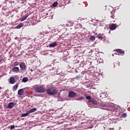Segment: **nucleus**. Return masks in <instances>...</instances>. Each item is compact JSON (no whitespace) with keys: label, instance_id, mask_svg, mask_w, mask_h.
I'll return each instance as SVG.
<instances>
[{"label":"nucleus","instance_id":"20e7f679","mask_svg":"<svg viewBox=\"0 0 130 130\" xmlns=\"http://www.w3.org/2000/svg\"><path fill=\"white\" fill-rule=\"evenodd\" d=\"M68 96L70 97V98H74L75 97H77V93L74 91H70L69 92Z\"/></svg>","mask_w":130,"mask_h":130},{"label":"nucleus","instance_id":"f3484780","mask_svg":"<svg viewBox=\"0 0 130 130\" xmlns=\"http://www.w3.org/2000/svg\"><path fill=\"white\" fill-rule=\"evenodd\" d=\"M29 114V113L28 111H26V113L25 114H22L21 115V117H25V116H28V115Z\"/></svg>","mask_w":130,"mask_h":130},{"label":"nucleus","instance_id":"6e6552de","mask_svg":"<svg viewBox=\"0 0 130 130\" xmlns=\"http://www.w3.org/2000/svg\"><path fill=\"white\" fill-rule=\"evenodd\" d=\"M19 67L21 69V71H23V70H24V69L26 68V64H25V63L24 62H21L20 64H19Z\"/></svg>","mask_w":130,"mask_h":130},{"label":"nucleus","instance_id":"bb28decb","mask_svg":"<svg viewBox=\"0 0 130 130\" xmlns=\"http://www.w3.org/2000/svg\"><path fill=\"white\" fill-rule=\"evenodd\" d=\"M3 60H4V58H0V62H2V61H3Z\"/></svg>","mask_w":130,"mask_h":130},{"label":"nucleus","instance_id":"c756f323","mask_svg":"<svg viewBox=\"0 0 130 130\" xmlns=\"http://www.w3.org/2000/svg\"><path fill=\"white\" fill-rule=\"evenodd\" d=\"M1 89H2V87H0V90H1Z\"/></svg>","mask_w":130,"mask_h":130},{"label":"nucleus","instance_id":"4be33fe9","mask_svg":"<svg viewBox=\"0 0 130 130\" xmlns=\"http://www.w3.org/2000/svg\"><path fill=\"white\" fill-rule=\"evenodd\" d=\"M12 66V67H16L17 66H19V62L16 61Z\"/></svg>","mask_w":130,"mask_h":130},{"label":"nucleus","instance_id":"f03ea898","mask_svg":"<svg viewBox=\"0 0 130 130\" xmlns=\"http://www.w3.org/2000/svg\"><path fill=\"white\" fill-rule=\"evenodd\" d=\"M35 89L37 93H44V92H46V88L42 86L35 87Z\"/></svg>","mask_w":130,"mask_h":130},{"label":"nucleus","instance_id":"9d476101","mask_svg":"<svg viewBox=\"0 0 130 130\" xmlns=\"http://www.w3.org/2000/svg\"><path fill=\"white\" fill-rule=\"evenodd\" d=\"M24 93H25V91H24V89H20L18 91V94L20 96H22V95H23Z\"/></svg>","mask_w":130,"mask_h":130},{"label":"nucleus","instance_id":"2eb2a0df","mask_svg":"<svg viewBox=\"0 0 130 130\" xmlns=\"http://www.w3.org/2000/svg\"><path fill=\"white\" fill-rule=\"evenodd\" d=\"M22 27H24V24L20 23L17 26H16V29H21Z\"/></svg>","mask_w":130,"mask_h":130},{"label":"nucleus","instance_id":"423d86ee","mask_svg":"<svg viewBox=\"0 0 130 130\" xmlns=\"http://www.w3.org/2000/svg\"><path fill=\"white\" fill-rule=\"evenodd\" d=\"M16 104H17L16 103H14L13 102L12 103H9L8 105H7V108L9 109H12V108H13V107H14V106H15L16 105Z\"/></svg>","mask_w":130,"mask_h":130},{"label":"nucleus","instance_id":"1a4fd4ad","mask_svg":"<svg viewBox=\"0 0 130 130\" xmlns=\"http://www.w3.org/2000/svg\"><path fill=\"white\" fill-rule=\"evenodd\" d=\"M116 51L118 53H120V54H124V51H123L122 49H116Z\"/></svg>","mask_w":130,"mask_h":130},{"label":"nucleus","instance_id":"a211bd4d","mask_svg":"<svg viewBox=\"0 0 130 130\" xmlns=\"http://www.w3.org/2000/svg\"><path fill=\"white\" fill-rule=\"evenodd\" d=\"M95 39H96V37L94 36H91L89 38V40H91V41H94Z\"/></svg>","mask_w":130,"mask_h":130},{"label":"nucleus","instance_id":"aec40b11","mask_svg":"<svg viewBox=\"0 0 130 130\" xmlns=\"http://www.w3.org/2000/svg\"><path fill=\"white\" fill-rule=\"evenodd\" d=\"M57 2H55L53 3L52 4V6L54 7V8H55V7H57Z\"/></svg>","mask_w":130,"mask_h":130},{"label":"nucleus","instance_id":"f8f14e48","mask_svg":"<svg viewBox=\"0 0 130 130\" xmlns=\"http://www.w3.org/2000/svg\"><path fill=\"white\" fill-rule=\"evenodd\" d=\"M13 71L14 73H19L20 69H19V67H14L13 68Z\"/></svg>","mask_w":130,"mask_h":130},{"label":"nucleus","instance_id":"5701e85b","mask_svg":"<svg viewBox=\"0 0 130 130\" xmlns=\"http://www.w3.org/2000/svg\"><path fill=\"white\" fill-rule=\"evenodd\" d=\"M27 18H28V16L24 17L23 18H22L21 19V22H23V21H25V20H26V19H27Z\"/></svg>","mask_w":130,"mask_h":130},{"label":"nucleus","instance_id":"a878e982","mask_svg":"<svg viewBox=\"0 0 130 130\" xmlns=\"http://www.w3.org/2000/svg\"><path fill=\"white\" fill-rule=\"evenodd\" d=\"M84 99V97L83 96H80L77 100H79L81 101V100H83Z\"/></svg>","mask_w":130,"mask_h":130},{"label":"nucleus","instance_id":"7c9ffc66","mask_svg":"<svg viewBox=\"0 0 130 130\" xmlns=\"http://www.w3.org/2000/svg\"><path fill=\"white\" fill-rule=\"evenodd\" d=\"M113 22H115V21H113Z\"/></svg>","mask_w":130,"mask_h":130},{"label":"nucleus","instance_id":"c85d7f7f","mask_svg":"<svg viewBox=\"0 0 130 130\" xmlns=\"http://www.w3.org/2000/svg\"><path fill=\"white\" fill-rule=\"evenodd\" d=\"M104 107H106V105H104Z\"/></svg>","mask_w":130,"mask_h":130},{"label":"nucleus","instance_id":"f257e3e1","mask_svg":"<svg viewBox=\"0 0 130 130\" xmlns=\"http://www.w3.org/2000/svg\"><path fill=\"white\" fill-rule=\"evenodd\" d=\"M46 93L48 95H51V96H54L57 94V88L55 87H50V88L46 89Z\"/></svg>","mask_w":130,"mask_h":130},{"label":"nucleus","instance_id":"ddd939ff","mask_svg":"<svg viewBox=\"0 0 130 130\" xmlns=\"http://www.w3.org/2000/svg\"><path fill=\"white\" fill-rule=\"evenodd\" d=\"M37 110V108H31L30 109L29 111H28V113H32L33 112H35V111H36Z\"/></svg>","mask_w":130,"mask_h":130},{"label":"nucleus","instance_id":"393cba45","mask_svg":"<svg viewBox=\"0 0 130 130\" xmlns=\"http://www.w3.org/2000/svg\"><path fill=\"white\" fill-rule=\"evenodd\" d=\"M15 125H11L10 126V129H14V128H15Z\"/></svg>","mask_w":130,"mask_h":130},{"label":"nucleus","instance_id":"dca6fc26","mask_svg":"<svg viewBox=\"0 0 130 130\" xmlns=\"http://www.w3.org/2000/svg\"><path fill=\"white\" fill-rule=\"evenodd\" d=\"M57 44L56 42H54L51 44H49V47H55L56 46Z\"/></svg>","mask_w":130,"mask_h":130},{"label":"nucleus","instance_id":"412c9836","mask_svg":"<svg viewBox=\"0 0 130 130\" xmlns=\"http://www.w3.org/2000/svg\"><path fill=\"white\" fill-rule=\"evenodd\" d=\"M111 18H112V19H114V12L113 11H111Z\"/></svg>","mask_w":130,"mask_h":130},{"label":"nucleus","instance_id":"9b49d317","mask_svg":"<svg viewBox=\"0 0 130 130\" xmlns=\"http://www.w3.org/2000/svg\"><path fill=\"white\" fill-rule=\"evenodd\" d=\"M9 82L10 84H15V78L14 77H11L10 78Z\"/></svg>","mask_w":130,"mask_h":130},{"label":"nucleus","instance_id":"7ed1b4c3","mask_svg":"<svg viewBox=\"0 0 130 130\" xmlns=\"http://www.w3.org/2000/svg\"><path fill=\"white\" fill-rule=\"evenodd\" d=\"M86 99L89 101V102H91L93 104H94V105H97V101H95V99L93 98H91L90 95H87L86 96Z\"/></svg>","mask_w":130,"mask_h":130},{"label":"nucleus","instance_id":"39448f33","mask_svg":"<svg viewBox=\"0 0 130 130\" xmlns=\"http://www.w3.org/2000/svg\"><path fill=\"white\" fill-rule=\"evenodd\" d=\"M109 27L110 30H113L116 29V28L117 27V26H116V24L114 23H112L110 25H109Z\"/></svg>","mask_w":130,"mask_h":130},{"label":"nucleus","instance_id":"b1692460","mask_svg":"<svg viewBox=\"0 0 130 130\" xmlns=\"http://www.w3.org/2000/svg\"><path fill=\"white\" fill-rule=\"evenodd\" d=\"M126 116H127V114L126 113H124L122 115V117H123V118L126 117Z\"/></svg>","mask_w":130,"mask_h":130},{"label":"nucleus","instance_id":"0eeeda50","mask_svg":"<svg viewBox=\"0 0 130 130\" xmlns=\"http://www.w3.org/2000/svg\"><path fill=\"white\" fill-rule=\"evenodd\" d=\"M98 39H100L101 40H102V39H104V38H105V36L104 34H99L98 36Z\"/></svg>","mask_w":130,"mask_h":130},{"label":"nucleus","instance_id":"4468645a","mask_svg":"<svg viewBox=\"0 0 130 130\" xmlns=\"http://www.w3.org/2000/svg\"><path fill=\"white\" fill-rule=\"evenodd\" d=\"M18 87H19V84H18V83H17L14 86H13V87L12 88L13 92H15V91H16V90H17V89H18Z\"/></svg>","mask_w":130,"mask_h":130},{"label":"nucleus","instance_id":"cd10ccee","mask_svg":"<svg viewBox=\"0 0 130 130\" xmlns=\"http://www.w3.org/2000/svg\"><path fill=\"white\" fill-rule=\"evenodd\" d=\"M80 78L79 76H76V79H80Z\"/></svg>","mask_w":130,"mask_h":130},{"label":"nucleus","instance_id":"6ab92c4d","mask_svg":"<svg viewBox=\"0 0 130 130\" xmlns=\"http://www.w3.org/2000/svg\"><path fill=\"white\" fill-rule=\"evenodd\" d=\"M28 78H27V77H24L22 79V82L23 83H26V82H28Z\"/></svg>","mask_w":130,"mask_h":130}]
</instances>
